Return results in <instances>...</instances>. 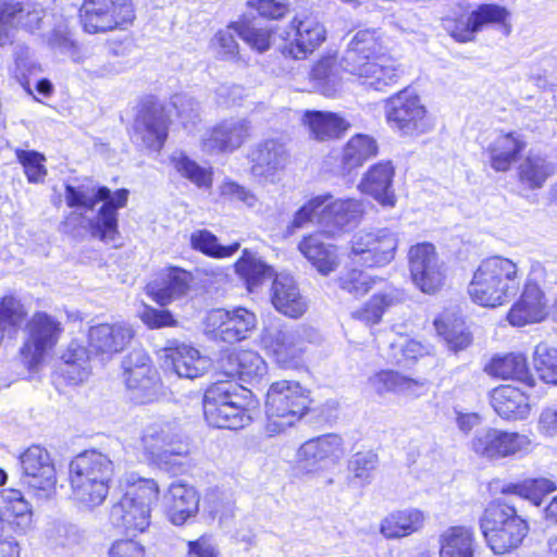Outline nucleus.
Returning a JSON list of instances; mask_svg holds the SVG:
<instances>
[{"instance_id": "obj_1", "label": "nucleus", "mask_w": 557, "mask_h": 557, "mask_svg": "<svg viewBox=\"0 0 557 557\" xmlns=\"http://www.w3.org/2000/svg\"><path fill=\"white\" fill-rule=\"evenodd\" d=\"M128 194L125 188L112 193L106 186H65L66 205L76 208L83 226L89 230L92 237L104 243L114 242L119 234L117 210L127 205Z\"/></svg>"}, {"instance_id": "obj_2", "label": "nucleus", "mask_w": 557, "mask_h": 557, "mask_svg": "<svg viewBox=\"0 0 557 557\" xmlns=\"http://www.w3.org/2000/svg\"><path fill=\"white\" fill-rule=\"evenodd\" d=\"M521 274L517 263L494 256L484 259L469 284L471 299L483 307H497L513 297L520 286Z\"/></svg>"}, {"instance_id": "obj_3", "label": "nucleus", "mask_w": 557, "mask_h": 557, "mask_svg": "<svg viewBox=\"0 0 557 557\" xmlns=\"http://www.w3.org/2000/svg\"><path fill=\"white\" fill-rule=\"evenodd\" d=\"M309 392L299 382H273L265 399V433L275 436L294 426L309 410Z\"/></svg>"}, {"instance_id": "obj_4", "label": "nucleus", "mask_w": 557, "mask_h": 557, "mask_svg": "<svg viewBox=\"0 0 557 557\" xmlns=\"http://www.w3.org/2000/svg\"><path fill=\"white\" fill-rule=\"evenodd\" d=\"M480 528L487 545L497 555L516 549L529 531L527 521L518 516L517 509L502 499L488 504Z\"/></svg>"}, {"instance_id": "obj_5", "label": "nucleus", "mask_w": 557, "mask_h": 557, "mask_svg": "<svg viewBox=\"0 0 557 557\" xmlns=\"http://www.w3.org/2000/svg\"><path fill=\"white\" fill-rule=\"evenodd\" d=\"M159 497L157 483L139 479L131 484L123 497L111 508V523L128 534L145 532L151 523V507Z\"/></svg>"}, {"instance_id": "obj_6", "label": "nucleus", "mask_w": 557, "mask_h": 557, "mask_svg": "<svg viewBox=\"0 0 557 557\" xmlns=\"http://www.w3.org/2000/svg\"><path fill=\"white\" fill-rule=\"evenodd\" d=\"M246 399L231 382L211 385L203 395L205 419L213 428L237 430L251 422Z\"/></svg>"}, {"instance_id": "obj_7", "label": "nucleus", "mask_w": 557, "mask_h": 557, "mask_svg": "<svg viewBox=\"0 0 557 557\" xmlns=\"http://www.w3.org/2000/svg\"><path fill=\"white\" fill-rule=\"evenodd\" d=\"M62 333V323L57 318L44 311L35 312L24 329V342L20 348L23 364L28 370H36L57 346Z\"/></svg>"}, {"instance_id": "obj_8", "label": "nucleus", "mask_w": 557, "mask_h": 557, "mask_svg": "<svg viewBox=\"0 0 557 557\" xmlns=\"http://www.w3.org/2000/svg\"><path fill=\"white\" fill-rule=\"evenodd\" d=\"M398 242L392 228H362L351 236L349 258L367 268L385 267L394 260Z\"/></svg>"}, {"instance_id": "obj_9", "label": "nucleus", "mask_w": 557, "mask_h": 557, "mask_svg": "<svg viewBox=\"0 0 557 557\" xmlns=\"http://www.w3.org/2000/svg\"><path fill=\"white\" fill-rule=\"evenodd\" d=\"M20 484L30 496L46 500L55 494L57 473L47 449L38 445L28 447L20 456Z\"/></svg>"}, {"instance_id": "obj_10", "label": "nucleus", "mask_w": 557, "mask_h": 557, "mask_svg": "<svg viewBox=\"0 0 557 557\" xmlns=\"http://www.w3.org/2000/svg\"><path fill=\"white\" fill-rule=\"evenodd\" d=\"M388 125L407 136H419L433 128V121L421 99L413 91L404 89L385 103Z\"/></svg>"}, {"instance_id": "obj_11", "label": "nucleus", "mask_w": 557, "mask_h": 557, "mask_svg": "<svg viewBox=\"0 0 557 557\" xmlns=\"http://www.w3.org/2000/svg\"><path fill=\"white\" fill-rule=\"evenodd\" d=\"M313 331L304 326L287 327L280 322L267 325L261 334V344L283 368H294L311 342Z\"/></svg>"}, {"instance_id": "obj_12", "label": "nucleus", "mask_w": 557, "mask_h": 557, "mask_svg": "<svg viewBox=\"0 0 557 557\" xmlns=\"http://www.w3.org/2000/svg\"><path fill=\"white\" fill-rule=\"evenodd\" d=\"M280 50L286 58L305 60L326 39L323 24L313 15L295 16L280 30Z\"/></svg>"}, {"instance_id": "obj_13", "label": "nucleus", "mask_w": 557, "mask_h": 557, "mask_svg": "<svg viewBox=\"0 0 557 557\" xmlns=\"http://www.w3.org/2000/svg\"><path fill=\"white\" fill-rule=\"evenodd\" d=\"M81 21L89 34L125 28L135 18L132 0H84Z\"/></svg>"}, {"instance_id": "obj_14", "label": "nucleus", "mask_w": 557, "mask_h": 557, "mask_svg": "<svg viewBox=\"0 0 557 557\" xmlns=\"http://www.w3.org/2000/svg\"><path fill=\"white\" fill-rule=\"evenodd\" d=\"M544 274L540 261L531 263L530 273L519 301L508 312V321L513 326H523L542 321L546 315V300L536 281Z\"/></svg>"}, {"instance_id": "obj_15", "label": "nucleus", "mask_w": 557, "mask_h": 557, "mask_svg": "<svg viewBox=\"0 0 557 557\" xmlns=\"http://www.w3.org/2000/svg\"><path fill=\"white\" fill-rule=\"evenodd\" d=\"M409 268L413 283L423 293L433 294L443 286L444 267L432 244L422 243L410 248Z\"/></svg>"}, {"instance_id": "obj_16", "label": "nucleus", "mask_w": 557, "mask_h": 557, "mask_svg": "<svg viewBox=\"0 0 557 557\" xmlns=\"http://www.w3.org/2000/svg\"><path fill=\"white\" fill-rule=\"evenodd\" d=\"M531 441L527 435L496 429L479 431L471 441L472 450L484 458L495 459L527 451Z\"/></svg>"}, {"instance_id": "obj_17", "label": "nucleus", "mask_w": 557, "mask_h": 557, "mask_svg": "<svg viewBox=\"0 0 557 557\" xmlns=\"http://www.w3.org/2000/svg\"><path fill=\"white\" fill-rule=\"evenodd\" d=\"M145 450L153 457L187 454L182 430L175 419H159L147 425L141 435Z\"/></svg>"}, {"instance_id": "obj_18", "label": "nucleus", "mask_w": 557, "mask_h": 557, "mask_svg": "<svg viewBox=\"0 0 557 557\" xmlns=\"http://www.w3.org/2000/svg\"><path fill=\"white\" fill-rule=\"evenodd\" d=\"M135 331L125 322L102 323L91 326L88 332L89 354L101 360H109L123 351L134 338Z\"/></svg>"}, {"instance_id": "obj_19", "label": "nucleus", "mask_w": 557, "mask_h": 557, "mask_svg": "<svg viewBox=\"0 0 557 557\" xmlns=\"http://www.w3.org/2000/svg\"><path fill=\"white\" fill-rule=\"evenodd\" d=\"M250 123L246 119H230L208 129L201 147L208 153H228L237 150L250 136Z\"/></svg>"}, {"instance_id": "obj_20", "label": "nucleus", "mask_w": 557, "mask_h": 557, "mask_svg": "<svg viewBox=\"0 0 557 557\" xmlns=\"http://www.w3.org/2000/svg\"><path fill=\"white\" fill-rule=\"evenodd\" d=\"M251 174L264 182L275 183L288 161L289 153L283 143L277 139H264L253 146L250 151Z\"/></svg>"}, {"instance_id": "obj_21", "label": "nucleus", "mask_w": 557, "mask_h": 557, "mask_svg": "<svg viewBox=\"0 0 557 557\" xmlns=\"http://www.w3.org/2000/svg\"><path fill=\"white\" fill-rule=\"evenodd\" d=\"M343 441L336 434H325L305 442L297 451L300 466L308 472L334 465L343 456Z\"/></svg>"}, {"instance_id": "obj_22", "label": "nucleus", "mask_w": 557, "mask_h": 557, "mask_svg": "<svg viewBox=\"0 0 557 557\" xmlns=\"http://www.w3.org/2000/svg\"><path fill=\"white\" fill-rule=\"evenodd\" d=\"M169 119L161 104L146 106L137 115L134 135L137 140L153 151H159L168 138Z\"/></svg>"}, {"instance_id": "obj_23", "label": "nucleus", "mask_w": 557, "mask_h": 557, "mask_svg": "<svg viewBox=\"0 0 557 557\" xmlns=\"http://www.w3.org/2000/svg\"><path fill=\"white\" fill-rule=\"evenodd\" d=\"M509 15L510 13L505 7L494 3L481 4L471 12L465 22L459 21L456 24L453 37L461 42L470 41L475 33L490 24L499 25L504 28L505 34H509L511 28L507 23Z\"/></svg>"}, {"instance_id": "obj_24", "label": "nucleus", "mask_w": 557, "mask_h": 557, "mask_svg": "<svg viewBox=\"0 0 557 557\" xmlns=\"http://www.w3.org/2000/svg\"><path fill=\"white\" fill-rule=\"evenodd\" d=\"M395 170L389 161L372 165L363 175L358 188L373 197L383 207H394L396 196L393 188Z\"/></svg>"}, {"instance_id": "obj_25", "label": "nucleus", "mask_w": 557, "mask_h": 557, "mask_svg": "<svg viewBox=\"0 0 557 557\" xmlns=\"http://www.w3.org/2000/svg\"><path fill=\"white\" fill-rule=\"evenodd\" d=\"M364 212V205L359 199L347 198L331 199L325 202L321 211V224L329 227L327 233L335 235L346 227L356 224Z\"/></svg>"}, {"instance_id": "obj_26", "label": "nucleus", "mask_w": 557, "mask_h": 557, "mask_svg": "<svg viewBox=\"0 0 557 557\" xmlns=\"http://www.w3.org/2000/svg\"><path fill=\"white\" fill-rule=\"evenodd\" d=\"M193 275L181 269L170 268L161 274L159 281L148 284L149 295L161 306L187 295L190 288Z\"/></svg>"}, {"instance_id": "obj_27", "label": "nucleus", "mask_w": 557, "mask_h": 557, "mask_svg": "<svg viewBox=\"0 0 557 557\" xmlns=\"http://www.w3.org/2000/svg\"><path fill=\"white\" fill-rule=\"evenodd\" d=\"M366 387L377 397L387 394L417 397L422 384L394 370H380L368 376Z\"/></svg>"}, {"instance_id": "obj_28", "label": "nucleus", "mask_w": 557, "mask_h": 557, "mask_svg": "<svg viewBox=\"0 0 557 557\" xmlns=\"http://www.w3.org/2000/svg\"><path fill=\"white\" fill-rule=\"evenodd\" d=\"M271 300L277 311L290 318H298L307 310L305 298L300 295L294 277L288 274L275 276Z\"/></svg>"}, {"instance_id": "obj_29", "label": "nucleus", "mask_w": 557, "mask_h": 557, "mask_svg": "<svg viewBox=\"0 0 557 557\" xmlns=\"http://www.w3.org/2000/svg\"><path fill=\"white\" fill-rule=\"evenodd\" d=\"M312 138L324 141L341 137L350 127L349 122L336 113L308 110L301 117Z\"/></svg>"}, {"instance_id": "obj_30", "label": "nucleus", "mask_w": 557, "mask_h": 557, "mask_svg": "<svg viewBox=\"0 0 557 557\" xmlns=\"http://www.w3.org/2000/svg\"><path fill=\"white\" fill-rule=\"evenodd\" d=\"M166 357L171 359L173 370L180 377L197 379L211 367V361L207 356L186 344L168 349Z\"/></svg>"}, {"instance_id": "obj_31", "label": "nucleus", "mask_w": 557, "mask_h": 557, "mask_svg": "<svg viewBox=\"0 0 557 557\" xmlns=\"http://www.w3.org/2000/svg\"><path fill=\"white\" fill-rule=\"evenodd\" d=\"M492 406L504 419L522 420L529 416L531 410L529 396L511 385H503L494 389Z\"/></svg>"}, {"instance_id": "obj_32", "label": "nucleus", "mask_w": 557, "mask_h": 557, "mask_svg": "<svg viewBox=\"0 0 557 557\" xmlns=\"http://www.w3.org/2000/svg\"><path fill=\"white\" fill-rule=\"evenodd\" d=\"M168 512L173 524L181 525L196 515L199 496L196 490L187 484L173 483L166 495Z\"/></svg>"}, {"instance_id": "obj_33", "label": "nucleus", "mask_w": 557, "mask_h": 557, "mask_svg": "<svg viewBox=\"0 0 557 557\" xmlns=\"http://www.w3.org/2000/svg\"><path fill=\"white\" fill-rule=\"evenodd\" d=\"M440 557H474L475 536L472 528L449 527L440 535Z\"/></svg>"}, {"instance_id": "obj_34", "label": "nucleus", "mask_w": 557, "mask_h": 557, "mask_svg": "<svg viewBox=\"0 0 557 557\" xmlns=\"http://www.w3.org/2000/svg\"><path fill=\"white\" fill-rule=\"evenodd\" d=\"M298 248L322 275H329L338 267V257L335 247L325 245L319 234L304 237Z\"/></svg>"}, {"instance_id": "obj_35", "label": "nucleus", "mask_w": 557, "mask_h": 557, "mask_svg": "<svg viewBox=\"0 0 557 557\" xmlns=\"http://www.w3.org/2000/svg\"><path fill=\"white\" fill-rule=\"evenodd\" d=\"M424 513L417 508H406L391 512L380 525L386 539H400L419 531L424 523Z\"/></svg>"}, {"instance_id": "obj_36", "label": "nucleus", "mask_w": 557, "mask_h": 557, "mask_svg": "<svg viewBox=\"0 0 557 557\" xmlns=\"http://www.w3.org/2000/svg\"><path fill=\"white\" fill-rule=\"evenodd\" d=\"M70 472L102 480L109 485L113 475V463L107 455L97 450L85 451L76 456L70 463Z\"/></svg>"}, {"instance_id": "obj_37", "label": "nucleus", "mask_w": 557, "mask_h": 557, "mask_svg": "<svg viewBox=\"0 0 557 557\" xmlns=\"http://www.w3.org/2000/svg\"><path fill=\"white\" fill-rule=\"evenodd\" d=\"M64 0H55L51 10L50 16L53 21L51 32L47 35V42L53 49H59L61 52H71L72 57L76 49L70 33V18L76 11L74 5H70L67 10L59 14V10H63Z\"/></svg>"}, {"instance_id": "obj_38", "label": "nucleus", "mask_w": 557, "mask_h": 557, "mask_svg": "<svg viewBox=\"0 0 557 557\" xmlns=\"http://www.w3.org/2000/svg\"><path fill=\"white\" fill-rule=\"evenodd\" d=\"M490 373L503 380H515L527 387H533L535 380L530 373L527 358L522 354L495 357L488 366Z\"/></svg>"}, {"instance_id": "obj_39", "label": "nucleus", "mask_w": 557, "mask_h": 557, "mask_svg": "<svg viewBox=\"0 0 557 557\" xmlns=\"http://www.w3.org/2000/svg\"><path fill=\"white\" fill-rule=\"evenodd\" d=\"M524 146L517 133L498 135L488 146L491 166L497 172H506Z\"/></svg>"}, {"instance_id": "obj_40", "label": "nucleus", "mask_w": 557, "mask_h": 557, "mask_svg": "<svg viewBox=\"0 0 557 557\" xmlns=\"http://www.w3.org/2000/svg\"><path fill=\"white\" fill-rule=\"evenodd\" d=\"M62 360L60 372L70 384L76 385L88 379L91 371L89 352L79 343L71 342Z\"/></svg>"}, {"instance_id": "obj_41", "label": "nucleus", "mask_w": 557, "mask_h": 557, "mask_svg": "<svg viewBox=\"0 0 557 557\" xmlns=\"http://www.w3.org/2000/svg\"><path fill=\"white\" fill-rule=\"evenodd\" d=\"M376 140L364 134L352 136L343 148L342 168L343 171H350L363 165L369 159L377 154Z\"/></svg>"}, {"instance_id": "obj_42", "label": "nucleus", "mask_w": 557, "mask_h": 557, "mask_svg": "<svg viewBox=\"0 0 557 557\" xmlns=\"http://www.w3.org/2000/svg\"><path fill=\"white\" fill-rule=\"evenodd\" d=\"M236 273L245 281L249 292H253L264 281L274 275L273 269L263 262L255 252L247 249L235 263Z\"/></svg>"}, {"instance_id": "obj_43", "label": "nucleus", "mask_w": 557, "mask_h": 557, "mask_svg": "<svg viewBox=\"0 0 557 557\" xmlns=\"http://www.w3.org/2000/svg\"><path fill=\"white\" fill-rule=\"evenodd\" d=\"M556 172V165L540 153L530 152L519 165L520 181L530 188H541Z\"/></svg>"}, {"instance_id": "obj_44", "label": "nucleus", "mask_w": 557, "mask_h": 557, "mask_svg": "<svg viewBox=\"0 0 557 557\" xmlns=\"http://www.w3.org/2000/svg\"><path fill=\"white\" fill-rule=\"evenodd\" d=\"M405 293L398 288H389L383 293L373 295L371 299L360 309L352 313L355 319H358L367 324L379 323L384 311L394 305L405 300Z\"/></svg>"}, {"instance_id": "obj_45", "label": "nucleus", "mask_w": 557, "mask_h": 557, "mask_svg": "<svg viewBox=\"0 0 557 557\" xmlns=\"http://www.w3.org/2000/svg\"><path fill=\"white\" fill-rule=\"evenodd\" d=\"M170 164L177 174L188 180L199 188L212 186V171L199 165L183 151H174L170 157Z\"/></svg>"}, {"instance_id": "obj_46", "label": "nucleus", "mask_w": 557, "mask_h": 557, "mask_svg": "<svg viewBox=\"0 0 557 557\" xmlns=\"http://www.w3.org/2000/svg\"><path fill=\"white\" fill-rule=\"evenodd\" d=\"M256 324L255 313L246 308L237 307L228 311L226 327L222 331V342L234 344L247 338Z\"/></svg>"}, {"instance_id": "obj_47", "label": "nucleus", "mask_w": 557, "mask_h": 557, "mask_svg": "<svg viewBox=\"0 0 557 557\" xmlns=\"http://www.w3.org/2000/svg\"><path fill=\"white\" fill-rule=\"evenodd\" d=\"M434 325L437 333L447 343L448 348L455 352L467 348L472 341L463 321L459 319L451 321L447 317H440L435 319Z\"/></svg>"}, {"instance_id": "obj_48", "label": "nucleus", "mask_w": 557, "mask_h": 557, "mask_svg": "<svg viewBox=\"0 0 557 557\" xmlns=\"http://www.w3.org/2000/svg\"><path fill=\"white\" fill-rule=\"evenodd\" d=\"M556 483L549 479H525L520 483H509L503 487L504 493L516 494L531 500L535 506L542 504V498L556 491Z\"/></svg>"}, {"instance_id": "obj_49", "label": "nucleus", "mask_w": 557, "mask_h": 557, "mask_svg": "<svg viewBox=\"0 0 557 557\" xmlns=\"http://www.w3.org/2000/svg\"><path fill=\"white\" fill-rule=\"evenodd\" d=\"M125 382L129 389L137 391L135 396L140 401H150L157 392V381L151 366L124 370Z\"/></svg>"}, {"instance_id": "obj_50", "label": "nucleus", "mask_w": 557, "mask_h": 557, "mask_svg": "<svg viewBox=\"0 0 557 557\" xmlns=\"http://www.w3.org/2000/svg\"><path fill=\"white\" fill-rule=\"evenodd\" d=\"M190 245L212 258H226L239 249V244L234 243L227 246L219 244L218 237L207 230H199L190 235Z\"/></svg>"}, {"instance_id": "obj_51", "label": "nucleus", "mask_w": 557, "mask_h": 557, "mask_svg": "<svg viewBox=\"0 0 557 557\" xmlns=\"http://www.w3.org/2000/svg\"><path fill=\"white\" fill-rule=\"evenodd\" d=\"M533 364L540 379L547 383L557 385V349L547 344H539L535 347Z\"/></svg>"}, {"instance_id": "obj_52", "label": "nucleus", "mask_w": 557, "mask_h": 557, "mask_svg": "<svg viewBox=\"0 0 557 557\" xmlns=\"http://www.w3.org/2000/svg\"><path fill=\"white\" fill-rule=\"evenodd\" d=\"M46 537L52 545L72 547L83 541L84 534L73 523L64 520H54L48 524Z\"/></svg>"}, {"instance_id": "obj_53", "label": "nucleus", "mask_w": 557, "mask_h": 557, "mask_svg": "<svg viewBox=\"0 0 557 557\" xmlns=\"http://www.w3.org/2000/svg\"><path fill=\"white\" fill-rule=\"evenodd\" d=\"M234 32L253 50L262 53L270 49L273 29L270 27H257L244 22L231 24Z\"/></svg>"}, {"instance_id": "obj_54", "label": "nucleus", "mask_w": 557, "mask_h": 557, "mask_svg": "<svg viewBox=\"0 0 557 557\" xmlns=\"http://www.w3.org/2000/svg\"><path fill=\"white\" fill-rule=\"evenodd\" d=\"M335 66L336 61L334 58H324L311 70V78L317 82L321 92L327 97L334 96L339 85Z\"/></svg>"}, {"instance_id": "obj_55", "label": "nucleus", "mask_w": 557, "mask_h": 557, "mask_svg": "<svg viewBox=\"0 0 557 557\" xmlns=\"http://www.w3.org/2000/svg\"><path fill=\"white\" fill-rule=\"evenodd\" d=\"M21 10H23V2L0 0V47L12 42V32L17 28Z\"/></svg>"}, {"instance_id": "obj_56", "label": "nucleus", "mask_w": 557, "mask_h": 557, "mask_svg": "<svg viewBox=\"0 0 557 557\" xmlns=\"http://www.w3.org/2000/svg\"><path fill=\"white\" fill-rule=\"evenodd\" d=\"M236 361L239 362L240 381L243 382L251 383L259 381L267 374V363L256 351L240 350Z\"/></svg>"}, {"instance_id": "obj_57", "label": "nucleus", "mask_w": 557, "mask_h": 557, "mask_svg": "<svg viewBox=\"0 0 557 557\" xmlns=\"http://www.w3.org/2000/svg\"><path fill=\"white\" fill-rule=\"evenodd\" d=\"M381 50L379 38L374 30H359L350 40L347 48V61L354 62L357 53L367 54L368 57L377 58L376 53Z\"/></svg>"}, {"instance_id": "obj_58", "label": "nucleus", "mask_w": 557, "mask_h": 557, "mask_svg": "<svg viewBox=\"0 0 557 557\" xmlns=\"http://www.w3.org/2000/svg\"><path fill=\"white\" fill-rule=\"evenodd\" d=\"M371 65H375V67H380V70H384V67H389L393 70L394 75H389L391 78H385V71H375L373 74L363 75L362 84L367 85L374 90H383L385 87L395 84L400 75V70L396 65V62L392 59L385 58L383 55L374 58L371 62Z\"/></svg>"}, {"instance_id": "obj_59", "label": "nucleus", "mask_w": 557, "mask_h": 557, "mask_svg": "<svg viewBox=\"0 0 557 557\" xmlns=\"http://www.w3.org/2000/svg\"><path fill=\"white\" fill-rule=\"evenodd\" d=\"M18 162L24 168V173L29 183H40L47 175V170L44 165L46 158L44 154L34 150L17 149L15 151Z\"/></svg>"}, {"instance_id": "obj_60", "label": "nucleus", "mask_w": 557, "mask_h": 557, "mask_svg": "<svg viewBox=\"0 0 557 557\" xmlns=\"http://www.w3.org/2000/svg\"><path fill=\"white\" fill-rule=\"evenodd\" d=\"M339 286L355 297L366 295L373 286L374 280L368 273L351 269L339 277Z\"/></svg>"}, {"instance_id": "obj_61", "label": "nucleus", "mask_w": 557, "mask_h": 557, "mask_svg": "<svg viewBox=\"0 0 557 557\" xmlns=\"http://www.w3.org/2000/svg\"><path fill=\"white\" fill-rule=\"evenodd\" d=\"M332 198L333 196L329 193L312 197L296 211L290 223V228H301L308 223L312 222L315 215H321L323 206Z\"/></svg>"}, {"instance_id": "obj_62", "label": "nucleus", "mask_w": 557, "mask_h": 557, "mask_svg": "<svg viewBox=\"0 0 557 557\" xmlns=\"http://www.w3.org/2000/svg\"><path fill=\"white\" fill-rule=\"evenodd\" d=\"M48 17L44 7L37 2H23V10H21L17 28H23L29 33L39 30Z\"/></svg>"}, {"instance_id": "obj_63", "label": "nucleus", "mask_w": 557, "mask_h": 557, "mask_svg": "<svg viewBox=\"0 0 557 557\" xmlns=\"http://www.w3.org/2000/svg\"><path fill=\"white\" fill-rule=\"evenodd\" d=\"M377 465V456L372 451L355 454L348 463V469L355 478L367 481Z\"/></svg>"}, {"instance_id": "obj_64", "label": "nucleus", "mask_w": 557, "mask_h": 557, "mask_svg": "<svg viewBox=\"0 0 557 557\" xmlns=\"http://www.w3.org/2000/svg\"><path fill=\"white\" fill-rule=\"evenodd\" d=\"M234 27L231 25L223 30H219L213 39L216 54L222 60H235L238 57V44L231 32Z\"/></svg>"}]
</instances>
